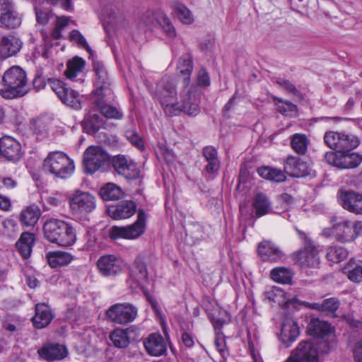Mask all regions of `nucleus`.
Instances as JSON below:
<instances>
[{"label":"nucleus","instance_id":"nucleus-57","mask_svg":"<svg viewBox=\"0 0 362 362\" xmlns=\"http://www.w3.org/2000/svg\"><path fill=\"white\" fill-rule=\"evenodd\" d=\"M126 136L127 139L138 149L143 150L144 148V141L136 132L134 131H128L126 133Z\"/></svg>","mask_w":362,"mask_h":362},{"label":"nucleus","instance_id":"nucleus-4","mask_svg":"<svg viewBox=\"0 0 362 362\" xmlns=\"http://www.w3.org/2000/svg\"><path fill=\"white\" fill-rule=\"evenodd\" d=\"M43 169L55 177L66 179L74 173V163L64 153L52 152L44 160Z\"/></svg>","mask_w":362,"mask_h":362},{"label":"nucleus","instance_id":"nucleus-32","mask_svg":"<svg viewBox=\"0 0 362 362\" xmlns=\"http://www.w3.org/2000/svg\"><path fill=\"white\" fill-rule=\"evenodd\" d=\"M38 354L43 359L47 361H53L55 360H62L65 358L67 354V351L66 347L62 345L50 344L40 349Z\"/></svg>","mask_w":362,"mask_h":362},{"label":"nucleus","instance_id":"nucleus-47","mask_svg":"<svg viewBox=\"0 0 362 362\" xmlns=\"http://www.w3.org/2000/svg\"><path fill=\"white\" fill-rule=\"evenodd\" d=\"M264 297L269 302L277 303L279 305H284L287 303V299L284 291L276 286H272L267 288L264 293Z\"/></svg>","mask_w":362,"mask_h":362},{"label":"nucleus","instance_id":"nucleus-11","mask_svg":"<svg viewBox=\"0 0 362 362\" xmlns=\"http://www.w3.org/2000/svg\"><path fill=\"white\" fill-rule=\"evenodd\" d=\"M324 158L329 165L341 169L355 168L362 162V155L351 151H329L325 153Z\"/></svg>","mask_w":362,"mask_h":362},{"label":"nucleus","instance_id":"nucleus-3","mask_svg":"<svg viewBox=\"0 0 362 362\" xmlns=\"http://www.w3.org/2000/svg\"><path fill=\"white\" fill-rule=\"evenodd\" d=\"M177 95L174 81L170 77H163L157 85L155 98L160 103L164 113L168 117L179 115Z\"/></svg>","mask_w":362,"mask_h":362},{"label":"nucleus","instance_id":"nucleus-25","mask_svg":"<svg viewBox=\"0 0 362 362\" xmlns=\"http://www.w3.org/2000/svg\"><path fill=\"white\" fill-rule=\"evenodd\" d=\"M23 47L21 40L13 34L3 35L0 38V57L8 58L18 54Z\"/></svg>","mask_w":362,"mask_h":362},{"label":"nucleus","instance_id":"nucleus-49","mask_svg":"<svg viewBox=\"0 0 362 362\" xmlns=\"http://www.w3.org/2000/svg\"><path fill=\"white\" fill-rule=\"evenodd\" d=\"M274 101L276 103V110L281 114L289 117H292L296 115L297 112V107L291 102L284 100L278 98H275Z\"/></svg>","mask_w":362,"mask_h":362},{"label":"nucleus","instance_id":"nucleus-8","mask_svg":"<svg viewBox=\"0 0 362 362\" xmlns=\"http://www.w3.org/2000/svg\"><path fill=\"white\" fill-rule=\"evenodd\" d=\"M325 144L335 152L351 151L360 144L359 139L353 134L338 132H327L324 135Z\"/></svg>","mask_w":362,"mask_h":362},{"label":"nucleus","instance_id":"nucleus-38","mask_svg":"<svg viewBox=\"0 0 362 362\" xmlns=\"http://www.w3.org/2000/svg\"><path fill=\"white\" fill-rule=\"evenodd\" d=\"M180 75L183 77L185 88H187L190 81V76L193 70L192 57L189 54H185L180 58L177 66Z\"/></svg>","mask_w":362,"mask_h":362},{"label":"nucleus","instance_id":"nucleus-51","mask_svg":"<svg viewBox=\"0 0 362 362\" xmlns=\"http://www.w3.org/2000/svg\"><path fill=\"white\" fill-rule=\"evenodd\" d=\"M348 278L354 282L362 281V263L356 264L350 261L344 268Z\"/></svg>","mask_w":362,"mask_h":362},{"label":"nucleus","instance_id":"nucleus-54","mask_svg":"<svg viewBox=\"0 0 362 362\" xmlns=\"http://www.w3.org/2000/svg\"><path fill=\"white\" fill-rule=\"evenodd\" d=\"M69 39L71 41L77 43L78 45L86 49L91 56L93 55V50L88 45L85 37L78 30H73L70 33Z\"/></svg>","mask_w":362,"mask_h":362},{"label":"nucleus","instance_id":"nucleus-28","mask_svg":"<svg viewBox=\"0 0 362 362\" xmlns=\"http://www.w3.org/2000/svg\"><path fill=\"white\" fill-rule=\"evenodd\" d=\"M293 259L296 263L304 267H317L320 263L318 251L315 247L308 245L303 250L293 255Z\"/></svg>","mask_w":362,"mask_h":362},{"label":"nucleus","instance_id":"nucleus-53","mask_svg":"<svg viewBox=\"0 0 362 362\" xmlns=\"http://www.w3.org/2000/svg\"><path fill=\"white\" fill-rule=\"evenodd\" d=\"M133 272L136 273L137 281H146L148 280V272L146 266L141 257H136L134 264Z\"/></svg>","mask_w":362,"mask_h":362},{"label":"nucleus","instance_id":"nucleus-59","mask_svg":"<svg viewBox=\"0 0 362 362\" xmlns=\"http://www.w3.org/2000/svg\"><path fill=\"white\" fill-rule=\"evenodd\" d=\"M197 83L199 86H207L210 84L209 74L205 69H201L197 74Z\"/></svg>","mask_w":362,"mask_h":362},{"label":"nucleus","instance_id":"nucleus-24","mask_svg":"<svg viewBox=\"0 0 362 362\" xmlns=\"http://www.w3.org/2000/svg\"><path fill=\"white\" fill-rule=\"evenodd\" d=\"M284 171L289 176L303 177L310 173L311 168L309 165L300 158L290 156L284 162Z\"/></svg>","mask_w":362,"mask_h":362},{"label":"nucleus","instance_id":"nucleus-20","mask_svg":"<svg viewBox=\"0 0 362 362\" xmlns=\"http://www.w3.org/2000/svg\"><path fill=\"white\" fill-rule=\"evenodd\" d=\"M96 264L100 274L105 277L117 276L122 271L120 259L114 255L101 256Z\"/></svg>","mask_w":362,"mask_h":362},{"label":"nucleus","instance_id":"nucleus-46","mask_svg":"<svg viewBox=\"0 0 362 362\" xmlns=\"http://www.w3.org/2000/svg\"><path fill=\"white\" fill-rule=\"evenodd\" d=\"M110 338L114 346L119 349L126 348L129 344L128 329H116L111 332Z\"/></svg>","mask_w":362,"mask_h":362},{"label":"nucleus","instance_id":"nucleus-26","mask_svg":"<svg viewBox=\"0 0 362 362\" xmlns=\"http://www.w3.org/2000/svg\"><path fill=\"white\" fill-rule=\"evenodd\" d=\"M257 252L264 262H277L284 257V253L275 243L264 240L259 243Z\"/></svg>","mask_w":362,"mask_h":362},{"label":"nucleus","instance_id":"nucleus-19","mask_svg":"<svg viewBox=\"0 0 362 362\" xmlns=\"http://www.w3.org/2000/svg\"><path fill=\"white\" fill-rule=\"evenodd\" d=\"M186 93L182 95V104L177 103L179 115L185 112L190 117H195L200 112L199 97L197 94L194 88H185Z\"/></svg>","mask_w":362,"mask_h":362},{"label":"nucleus","instance_id":"nucleus-62","mask_svg":"<svg viewBox=\"0 0 362 362\" xmlns=\"http://www.w3.org/2000/svg\"><path fill=\"white\" fill-rule=\"evenodd\" d=\"M182 341L184 345L188 348L192 347L194 344V339L193 336L188 332L182 333Z\"/></svg>","mask_w":362,"mask_h":362},{"label":"nucleus","instance_id":"nucleus-21","mask_svg":"<svg viewBox=\"0 0 362 362\" xmlns=\"http://www.w3.org/2000/svg\"><path fill=\"white\" fill-rule=\"evenodd\" d=\"M0 155L9 161L16 162L23 155L21 144L9 136L0 139Z\"/></svg>","mask_w":362,"mask_h":362},{"label":"nucleus","instance_id":"nucleus-27","mask_svg":"<svg viewBox=\"0 0 362 362\" xmlns=\"http://www.w3.org/2000/svg\"><path fill=\"white\" fill-rule=\"evenodd\" d=\"M100 114L97 107H93L92 102L83 121V128L88 134H93L104 127L105 120Z\"/></svg>","mask_w":362,"mask_h":362},{"label":"nucleus","instance_id":"nucleus-55","mask_svg":"<svg viewBox=\"0 0 362 362\" xmlns=\"http://www.w3.org/2000/svg\"><path fill=\"white\" fill-rule=\"evenodd\" d=\"M276 83L288 93L298 97L300 95V92L290 81L284 78H277L276 79Z\"/></svg>","mask_w":362,"mask_h":362},{"label":"nucleus","instance_id":"nucleus-30","mask_svg":"<svg viewBox=\"0 0 362 362\" xmlns=\"http://www.w3.org/2000/svg\"><path fill=\"white\" fill-rule=\"evenodd\" d=\"M106 95H93L92 101L93 107H97L100 114L106 118L119 119H122V113L115 107L107 104L104 100Z\"/></svg>","mask_w":362,"mask_h":362},{"label":"nucleus","instance_id":"nucleus-12","mask_svg":"<svg viewBox=\"0 0 362 362\" xmlns=\"http://www.w3.org/2000/svg\"><path fill=\"white\" fill-rule=\"evenodd\" d=\"M107 318L112 322L126 325L137 316V308L130 303H116L106 311Z\"/></svg>","mask_w":362,"mask_h":362},{"label":"nucleus","instance_id":"nucleus-13","mask_svg":"<svg viewBox=\"0 0 362 362\" xmlns=\"http://www.w3.org/2000/svg\"><path fill=\"white\" fill-rule=\"evenodd\" d=\"M284 362H319L318 351L310 341H302Z\"/></svg>","mask_w":362,"mask_h":362},{"label":"nucleus","instance_id":"nucleus-63","mask_svg":"<svg viewBox=\"0 0 362 362\" xmlns=\"http://www.w3.org/2000/svg\"><path fill=\"white\" fill-rule=\"evenodd\" d=\"M214 39L209 37L204 40L200 43V48L202 50L209 51L211 50L214 47Z\"/></svg>","mask_w":362,"mask_h":362},{"label":"nucleus","instance_id":"nucleus-37","mask_svg":"<svg viewBox=\"0 0 362 362\" xmlns=\"http://www.w3.org/2000/svg\"><path fill=\"white\" fill-rule=\"evenodd\" d=\"M48 264L52 268L68 265L73 259V256L66 252L54 251L47 254Z\"/></svg>","mask_w":362,"mask_h":362},{"label":"nucleus","instance_id":"nucleus-16","mask_svg":"<svg viewBox=\"0 0 362 362\" xmlns=\"http://www.w3.org/2000/svg\"><path fill=\"white\" fill-rule=\"evenodd\" d=\"M112 165L115 171L119 175L128 180H134L139 177L140 170L136 163L128 160L123 155H118L112 158Z\"/></svg>","mask_w":362,"mask_h":362},{"label":"nucleus","instance_id":"nucleus-61","mask_svg":"<svg viewBox=\"0 0 362 362\" xmlns=\"http://www.w3.org/2000/svg\"><path fill=\"white\" fill-rule=\"evenodd\" d=\"M354 354L355 362H362V339L356 343Z\"/></svg>","mask_w":362,"mask_h":362},{"label":"nucleus","instance_id":"nucleus-42","mask_svg":"<svg viewBox=\"0 0 362 362\" xmlns=\"http://www.w3.org/2000/svg\"><path fill=\"white\" fill-rule=\"evenodd\" d=\"M271 279L281 284H291L293 272L286 267H276L270 272Z\"/></svg>","mask_w":362,"mask_h":362},{"label":"nucleus","instance_id":"nucleus-6","mask_svg":"<svg viewBox=\"0 0 362 362\" xmlns=\"http://www.w3.org/2000/svg\"><path fill=\"white\" fill-rule=\"evenodd\" d=\"M109 163V154L100 146H89L83 153L84 170L88 174L104 170Z\"/></svg>","mask_w":362,"mask_h":362},{"label":"nucleus","instance_id":"nucleus-58","mask_svg":"<svg viewBox=\"0 0 362 362\" xmlns=\"http://www.w3.org/2000/svg\"><path fill=\"white\" fill-rule=\"evenodd\" d=\"M216 334L215 346L216 349L221 354H223L226 351V344L225 338L222 332H217Z\"/></svg>","mask_w":362,"mask_h":362},{"label":"nucleus","instance_id":"nucleus-40","mask_svg":"<svg viewBox=\"0 0 362 362\" xmlns=\"http://www.w3.org/2000/svg\"><path fill=\"white\" fill-rule=\"evenodd\" d=\"M40 216V210L36 205L27 206L21 213V221L28 227L34 226Z\"/></svg>","mask_w":362,"mask_h":362},{"label":"nucleus","instance_id":"nucleus-9","mask_svg":"<svg viewBox=\"0 0 362 362\" xmlns=\"http://www.w3.org/2000/svg\"><path fill=\"white\" fill-rule=\"evenodd\" d=\"M48 84L63 103L75 110L82 108L83 95L69 88L64 81L52 78L48 80Z\"/></svg>","mask_w":362,"mask_h":362},{"label":"nucleus","instance_id":"nucleus-17","mask_svg":"<svg viewBox=\"0 0 362 362\" xmlns=\"http://www.w3.org/2000/svg\"><path fill=\"white\" fill-rule=\"evenodd\" d=\"M93 68L95 72V90L93 95H110L112 93L110 78L105 64L98 60H93Z\"/></svg>","mask_w":362,"mask_h":362},{"label":"nucleus","instance_id":"nucleus-14","mask_svg":"<svg viewBox=\"0 0 362 362\" xmlns=\"http://www.w3.org/2000/svg\"><path fill=\"white\" fill-rule=\"evenodd\" d=\"M332 233L336 240L341 243L351 242L362 234V221H342L332 227Z\"/></svg>","mask_w":362,"mask_h":362},{"label":"nucleus","instance_id":"nucleus-15","mask_svg":"<svg viewBox=\"0 0 362 362\" xmlns=\"http://www.w3.org/2000/svg\"><path fill=\"white\" fill-rule=\"evenodd\" d=\"M21 24V16L15 9L13 0H0V27L14 29Z\"/></svg>","mask_w":362,"mask_h":362},{"label":"nucleus","instance_id":"nucleus-56","mask_svg":"<svg viewBox=\"0 0 362 362\" xmlns=\"http://www.w3.org/2000/svg\"><path fill=\"white\" fill-rule=\"evenodd\" d=\"M211 322L215 330V333L221 332L222 327L230 322V317L226 312L223 313V317H213Z\"/></svg>","mask_w":362,"mask_h":362},{"label":"nucleus","instance_id":"nucleus-50","mask_svg":"<svg viewBox=\"0 0 362 362\" xmlns=\"http://www.w3.org/2000/svg\"><path fill=\"white\" fill-rule=\"evenodd\" d=\"M340 305V301L337 298H329L322 302V314L335 317L336 312Z\"/></svg>","mask_w":362,"mask_h":362},{"label":"nucleus","instance_id":"nucleus-29","mask_svg":"<svg viewBox=\"0 0 362 362\" xmlns=\"http://www.w3.org/2000/svg\"><path fill=\"white\" fill-rule=\"evenodd\" d=\"M108 215L115 220L128 218L136 211V204L133 201H124L107 207Z\"/></svg>","mask_w":362,"mask_h":362},{"label":"nucleus","instance_id":"nucleus-52","mask_svg":"<svg viewBox=\"0 0 362 362\" xmlns=\"http://www.w3.org/2000/svg\"><path fill=\"white\" fill-rule=\"evenodd\" d=\"M175 11L178 18L185 24H191L194 18L191 11L183 4L176 3L174 5Z\"/></svg>","mask_w":362,"mask_h":362},{"label":"nucleus","instance_id":"nucleus-33","mask_svg":"<svg viewBox=\"0 0 362 362\" xmlns=\"http://www.w3.org/2000/svg\"><path fill=\"white\" fill-rule=\"evenodd\" d=\"M86 65L85 60L79 57H75L72 59L69 60L66 63V69L64 71L66 78L71 81L83 82L81 78H76L82 75L83 71Z\"/></svg>","mask_w":362,"mask_h":362},{"label":"nucleus","instance_id":"nucleus-64","mask_svg":"<svg viewBox=\"0 0 362 362\" xmlns=\"http://www.w3.org/2000/svg\"><path fill=\"white\" fill-rule=\"evenodd\" d=\"M4 228L9 231H15L17 227L16 222L11 218H6L2 222Z\"/></svg>","mask_w":362,"mask_h":362},{"label":"nucleus","instance_id":"nucleus-18","mask_svg":"<svg viewBox=\"0 0 362 362\" xmlns=\"http://www.w3.org/2000/svg\"><path fill=\"white\" fill-rule=\"evenodd\" d=\"M338 199L344 209L356 214H362L361 194L353 190L340 189L338 192Z\"/></svg>","mask_w":362,"mask_h":362},{"label":"nucleus","instance_id":"nucleus-39","mask_svg":"<svg viewBox=\"0 0 362 362\" xmlns=\"http://www.w3.org/2000/svg\"><path fill=\"white\" fill-rule=\"evenodd\" d=\"M252 206L255 210V216L259 218L272 211L269 199L263 193H258L254 198Z\"/></svg>","mask_w":362,"mask_h":362},{"label":"nucleus","instance_id":"nucleus-22","mask_svg":"<svg viewBox=\"0 0 362 362\" xmlns=\"http://www.w3.org/2000/svg\"><path fill=\"white\" fill-rule=\"evenodd\" d=\"M144 346L149 356L159 357L167 355V341L158 333L151 334L144 340Z\"/></svg>","mask_w":362,"mask_h":362},{"label":"nucleus","instance_id":"nucleus-48","mask_svg":"<svg viewBox=\"0 0 362 362\" xmlns=\"http://www.w3.org/2000/svg\"><path fill=\"white\" fill-rule=\"evenodd\" d=\"M326 256L329 261L338 263L347 257L348 251L343 247L330 246L327 249Z\"/></svg>","mask_w":362,"mask_h":362},{"label":"nucleus","instance_id":"nucleus-35","mask_svg":"<svg viewBox=\"0 0 362 362\" xmlns=\"http://www.w3.org/2000/svg\"><path fill=\"white\" fill-rule=\"evenodd\" d=\"M331 325L318 318H313L307 327V333L313 337L324 338L331 333Z\"/></svg>","mask_w":362,"mask_h":362},{"label":"nucleus","instance_id":"nucleus-7","mask_svg":"<svg viewBox=\"0 0 362 362\" xmlns=\"http://www.w3.org/2000/svg\"><path fill=\"white\" fill-rule=\"evenodd\" d=\"M145 227L146 214L143 209H139L135 223L128 226H112L109 230L108 235L112 240L119 238L135 239L144 233Z\"/></svg>","mask_w":362,"mask_h":362},{"label":"nucleus","instance_id":"nucleus-44","mask_svg":"<svg viewBox=\"0 0 362 362\" xmlns=\"http://www.w3.org/2000/svg\"><path fill=\"white\" fill-rule=\"evenodd\" d=\"M30 129L36 135L37 139H42L48 135V119L47 118L33 119L30 124Z\"/></svg>","mask_w":362,"mask_h":362},{"label":"nucleus","instance_id":"nucleus-36","mask_svg":"<svg viewBox=\"0 0 362 362\" xmlns=\"http://www.w3.org/2000/svg\"><path fill=\"white\" fill-rule=\"evenodd\" d=\"M34 243L35 235L33 233L24 232L21 235L20 238L16 243V246L24 259H27L30 256Z\"/></svg>","mask_w":362,"mask_h":362},{"label":"nucleus","instance_id":"nucleus-23","mask_svg":"<svg viewBox=\"0 0 362 362\" xmlns=\"http://www.w3.org/2000/svg\"><path fill=\"white\" fill-rule=\"evenodd\" d=\"M300 335L298 323L291 317L284 319L281 329L279 340L286 347H290Z\"/></svg>","mask_w":362,"mask_h":362},{"label":"nucleus","instance_id":"nucleus-41","mask_svg":"<svg viewBox=\"0 0 362 362\" xmlns=\"http://www.w3.org/2000/svg\"><path fill=\"white\" fill-rule=\"evenodd\" d=\"M122 189L114 183H107L100 190V196L104 201L118 200L123 197Z\"/></svg>","mask_w":362,"mask_h":362},{"label":"nucleus","instance_id":"nucleus-43","mask_svg":"<svg viewBox=\"0 0 362 362\" xmlns=\"http://www.w3.org/2000/svg\"><path fill=\"white\" fill-rule=\"evenodd\" d=\"M309 139L304 134L296 133L291 136V146L298 155H305L308 151Z\"/></svg>","mask_w":362,"mask_h":362},{"label":"nucleus","instance_id":"nucleus-31","mask_svg":"<svg viewBox=\"0 0 362 362\" xmlns=\"http://www.w3.org/2000/svg\"><path fill=\"white\" fill-rule=\"evenodd\" d=\"M202 156L206 162L204 168V172L209 175L216 173L221 166L216 148L212 146H206L202 149Z\"/></svg>","mask_w":362,"mask_h":362},{"label":"nucleus","instance_id":"nucleus-10","mask_svg":"<svg viewBox=\"0 0 362 362\" xmlns=\"http://www.w3.org/2000/svg\"><path fill=\"white\" fill-rule=\"evenodd\" d=\"M69 206L74 216L85 217L95 210V197L88 192L76 191L69 199Z\"/></svg>","mask_w":362,"mask_h":362},{"label":"nucleus","instance_id":"nucleus-5","mask_svg":"<svg viewBox=\"0 0 362 362\" xmlns=\"http://www.w3.org/2000/svg\"><path fill=\"white\" fill-rule=\"evenodd\" d=\"M139 27L144 31H153L157 27L162 28L163 31L169 38L176 36L175 28L166 14L161 10L148 11L141 16Z\"/></svg>","mask_w":362,"mask_h":362},{"label":"nucleus","instance_id":"nucleus-2","mask_svg":"<svg viewBox=\"0 0 362 362\" xmlns=\"http://www.w3.org/2000/svg\"><path fill=\"white\" fill-rule=\"evenodd\" d=\"M43 233L48 241L59 246H70L76 241V233L73 227L60 219H47L43 225Z\"/></svg>","mask_w":362,"mask_h":362},{"label":"nucleus","instance_id":"nucleus-60","mask_svg":"<svg viewBox=\"0 0 362 362\" xmlns=\"http://www.w3.org/2000/svg\"><path fill=\"white\" fill-rule=\"evenodd\" d=\"M49 1L52 5L59 4L63 9L67 11L73 10V4L71 0H49Z\"/></svg>","mask_w":362,"mask_h":362},{"label":"nucleus","instance_id":"nucleus-34","mask_svg":"<svg viewBox=\"0 0 362 362\" xmlns=\"http://www.w3.org/2000/svg\"><path fill=\"white\" fill-rule=\"evenodd\" d=\"M53 318L50 308L45 303H39L35 306V315L33 322L35 328L42 329L47 327Z\"/></svg>","mask_w":362,"mask_h":362},{"label":"nucleus","instance_id":"nucleus-45","mask_svg":"<svg viewBox=\"0 0 362 362\" xmlns=\"http://www.w3.org/2000/svg\"><path fill=\"white\" fill-rule=\"evenodd\" d=\"M257 173L262 177L276 182H284L286 180L283 171L269 166L259 168Z\"/></svg>","mask_w":362,"mask_h":362},{"label":"nucleus","instance_id":"nucleus-1","mask_svg":"<svg viewBox=\"0 0 362 362\" xmlns=\"http://www.w3.org/2000/svg\"><path fill=\"white\" fill-rule=\"evenodd\" d=\"M2 82L4 88L0 93L6 99L22 97L29 90L26 73L20 66H13L6 71Z\"/></svg>","mask_w":362,"mask_h":362}]
</instances>
